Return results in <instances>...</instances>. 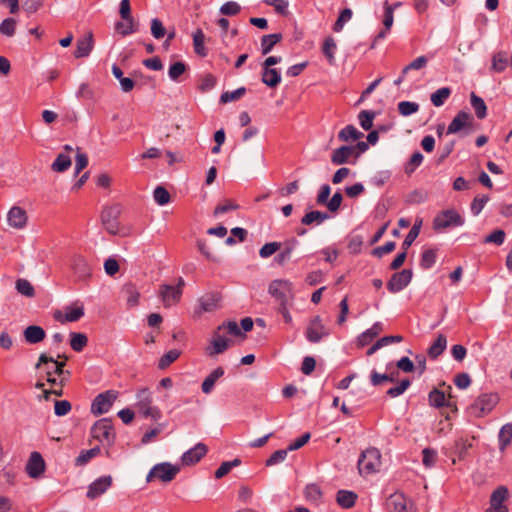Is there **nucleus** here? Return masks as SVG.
<instances>
[{
	"label": "nucleus",
	"mask_w": 512,
	"mask_h": 512,
	"mask_svg": "<svg viewBox=\"0 0 512 512\" xmlns=\"http://www.w3.org/2000/svg\"><path fill=\"white\" fill-rule=\"evenodd\" d=\"M58 358H63V360L59 361L46 353H41L35 368L43 370L49 384L63 387L67 377L70 376V372L64 370L68 358L65 355H58Z\"/></svg>",
	"instance_id": "obj_1"
},
{
	"label": "nucleus",
	"mask_w": 512,
	"mask_h": 512,
	"mask_svg": "<svg viewBox=\"0 0 512 512\" xmlns=\"http://www.w3.org/2000/svg\"><path fill=\"white\" fill-rule=\"evenodd\" d=\"M221 332H226L235 337L243 335L235 321H228L219 325L213 332L210 344L205 348V353L209 357H215L225 352L231 345V340L226 338Z\"/></svg>",
	"instance_id": "obj_2"
},
{
	"label": "nucleus",
	"mask_w": 512,
	"mask_h": 512,
	"mask_svg": "<svg viewBox=\"0 0 512 512\" xmlns=\"http://www.w3.org/2000/svg\"><path fill=\"white\" fill-rule=\"evenodd\" d=\"M268 293L276 300L278 305L293 302L295 297L293 283L287 279L272 280L268 287Z\"/></svg>",
	"instance_id": "obj_3"
},
{
	"label": "nucleus",
	"mask_w": 512,
	"mask_h": 512,
	"mask_svg": "<svg viewBox=\"0 0 512 512\" xmlns=\"http://www.w3.org/2000/svg\"><path fill=\"white\" fill-rule=\"evenodd\" d=\"M381 465V454L376 448L363 451L358 460V470L361 475H369L378 470Z\"/></svg>",
	"instance_id": "obj_4"
},
{
	"label": "nucleus",
	"mask_w": 512,
	"mask_h": 512,
	"mask_svg": "<svg viewBox=\"0 0 512 512\" xmlns=\"http://www.w3.org/2000/svg\"><path fill=\"white\" fill-rule=\"evenodd\" d=\"M91 435L99 442L111 446L115 440V432L111 420L102 418L95 422L91 428Z\"/></svg>",
	"instance_id": "obj_5"
},
{
	"label": "nucleus",
	"mask_w": 512,
	"mask_h": 512,
	"mask_svg": "<svg viewBox=\"0 0 512 512\" xmlns=\"http://www.w3.org/2000/svg\"><path fill=\"white\" fill-rule=\"evenodd\" d=\"M136 407L144 417H150L153 420H158L161 413L157 407L152 406V397L148 389H142L137 394Z\"/></svg>",
	"instance_id": "obj_6"
},
{
	"label": "nucleus",
	"mask_w": 512,
	"mask_h": 512,
	"mask_svg": "<svg viewBox=\"0 0 512 512\" xmlns=\"http://www.w3.org/2000/svg\"><path fill=\"white\" fill-rule=\"evenodd\" d=\"M179 471L180 468L178 466L168 462L159 463L150 470L146 480L150 482L153 478H158L162 482H170L176 477Z\"/></svg>",
	"instance_id": "obj_7"
},
{
	"label": "nucleus",
	"mask_w": 512,
	"mask_h": 512,
	"mask_svg": "<svg viewBox=\"0 0 512 512\" xmlns=\"http://www.w3.org/2000/svg\"><path fill=\"white\" fill-rule=\"evenodd\" d=\"M117 396L118 393L114 390H107L104 393H100L92 402L91 412L96 416L107 413L117 399Z\"/></svg>",
	"instance_id": "obj_8"
},
{
	"label": "nucleus",
	"mask_w": 512,
	"mask_h": 512,
	"mask_svg": "<svg viewBox=\"0 0 512 512\" xmlns=\"http://www.w3.org/2000/svg\"><path fill=\"white\" fill-rule=\"evenodd\" d=\"M121 206L113 205L105 208L101 214V220L104 228L113 235L119 234V221L118 218L121 214Z\"/></svg>",
	"instance_id": "obj_9"
},
{
	"label": "nucleus",
	"mask_w": 512,
	"mask_h": 512,
	"mask_svg": "<svg viewBox=\"0 0 512 512\" xmlns=\"http://www.w3.org/2000/svg\"><path fill=\"white\" fill-rule=\"evenodd\" d=\"M387 508L390 512H415L414 503L403 493H394L387 500Z\"/></svg>",
	"instance_id": "obj_10"
},
{
	"label": "nucleus",
	"mask_w": 512,
	"mask_h": 512,
	"mask_svg": "<svg viewBox=\"0 0 512 512\" xmlns=\"http://www.w3.org/2000/svg\"><path fill=\"white\" fill-rule=\"evenodd\" d=\"M329 335V330L322 323L320 316L313 317L306 330V337L312 343H318L322 338Z\"/></svg>",
	"instance_id": "obj_11"
},
{
	"label": "nucleus",
	"mask_w": 512,
	"mask_h": 512,
	"mask_svg": "<svg viewBox=\"0 0 512 512\" xmlns=\"http://www.w3.org/2000/svg\"><path fill=\"white\" fill-rule=\"evenodd\" d=\"M461 224V217L456 211L445 210L434 218L433 228L435 230H442L451 226H459Z\"/></svg>",
	"instance_id": "obj_12"
},
{
	"label": "nucleus",
	"mask_w": 512,
	"mask_h": 512,
	"mask_svg": "<svg viewBox=\"0 0 512 512\" xmlns=\"http://www.w3.org/2000/svg\"><path fill=\"white\" fill-rule=\"evenodd\" d=\"M113 484V478L110 475L102 476L94 480L87 490L86 496L94 500L103 495Z\"/></svg>",
	"instance_id": "obj_13"
},
{
	"label": "nucleus",
	"mask_w": 512,
	"mask_h": 512,
	"mask_svg": "<svg viewBox=\"0 0 512 512\" xmlns=\"http://www.w3.org/2000/svg\"><path fill=\"white\" fill-rule=\"evenodd\" d=\"M412 279V271L403 269L401 272L394 273L387 283V289L391 293H397L403 290Z\"/></svg>",
	"instance_id": "obj_14"
},
{
	"label": "nucleus",
	"mask_w": 512,
	"mask_h": 512,
	"mask_svg": "<svg viewBox=\"0 0 512 512\" xmlns=\"http://www.w3.org/2000/svg\"><path fill=\"white\" fill-rule=\"evenodd\" d=\"M159 296L165 307H171L180 301L182 291L179 288H174L172 285L163 284L159 288Z\"/></svg>",
	"instance_id": "obj_15"
},
{
	"label": "nucleus",
	"mask_w": 512,
	"mask_h": 512,
	"mask_svg": "<svg viewBox=\"0 0 512 512\" xmlns=\"http://www.w3.org/2000/svg\"><path fill=\"white\" fill-rule=\"evenodd\" d=\"M208 449L204 443H197L193 448L183 453L181 461L183 465L190 466L198 463L207 453Z\"/></svg>",
	"instance_id": "obj_16"
},
{
	"label": "nucleus",
	"mask_w": 512,
	"mask_h": 512,
	"mask_svg": "<svg viewBox=\"0 0 512 512\" xmlns=\"http://www.w3.org/2000/svg\"><path fill=\"white\" fill-rule=\"evenodd\" d=\"M28 221L26 211L19 206H13L7 214V222L10 227L15 229H23Z\"/></svg>",
	"instance_id": "obj_17"
},
{
	"label": "nucleus",
	"mask_w": 512,
	"mask_h": 512,
	"mask_svg": "<svg viewBox=\"0 0 512 512\" xmlns=\"http://www.w3.org/2000/svg\"><path fill=\"white\" fill-rule=\"evenodd\" d=\"M45 470V462L38 452H32L26 465V472L31 478H38Z\"/></svg>",
	"instance_id": "obj_18"
},
{
	"label": "nucleus",
	"mask_w": 512,
	"mask_h": 512,
	"mask_svg": "<svg viewBox=\"0 0 512 512\" xmlns=\"http://www.w3.org/2000/svg\"><path fill=\"white\" fill-rule=\"evenodd\" d=\"M472 121L473 117L471 114L460 111L449 124L447 132L457 133L464 128H469L472 126Z\"/></svg>",
	"instance_id": "obj_19"
},
{
	"label": "nucleus",
	"mask_w": 512,
	"mask_h": 512,
	"mask_svg": "<svg viewBox=\"0 0 512 512\" xmlns=\"http://www.w3.org/2000/svg\"><path fill=\"white\" fill-rule=\"evenodd\" d=\"M94 46L93 34L92 32H88L81 38L77 40L76 49L74 51V56L76 58H84L89 56Z\"/></svg>",
	"instance_id": "obj_20"
},
{
	"label": "nucleus",
	"mask_w": 512,
	"mask_h": 512,
	"mask_svg": "<svg viewBox=\"0 0 512 512\" xmlns=\"http://www.w3.org/2000/svg\"><path fill=\"white\" fill-rule=\"evenodd\" d=\"M71 267L79 280H86L91 275L90 265L86 259L80 255H75L72 258Z\"/></svg>",
	"instance_id": "obj_21"
},
{
	"label": "nucleus",
	"mask_w": 512,
	"mask_h": 512,
	"mask_svg": "<svg viewBox=\"0 0 512 512\" xmlns=\"http://www.w3.org/2000/svg\"><path fill=\"white\" fill-rule=\"evenodd\" d=\"M394 21V7L388 3V1H385L384 3V18H383V25L384 29L381 30L375 37L374 43L380 40H383L390 28L393 25Z\"/></svg>",
	"instance_id": "obj_22"
},
{
	"label": "nucleus",
	"mask_w": 512,
	"mask_h": 512,
	"mask_svg": "<svg viewBox=\"0 0 512 512\" xmlns=\"http://www.w3.org/2000/svg\"><path fill=\"white\" fill-rule=\"evenodd\" d=\"M23 336L28 344H37L45 339L46 332L41 326L30 325L24 329Z\"/></svg>",
	"instance_id": "obj_23"
},
{
	"label": "nucleus",
	"mask_w": 512,
	"mask_h": 512,
	"mask_svg": "<svg viewBox=\"0 0 512 512\" xmlns=\"http://www.w3.org/2000/svg\"><path fill=\"white\" fill-rule=\"evenodd\" d=\"M298 240L296 238H291L282 243L283 250L275 257V262L283 266L291 259V255L298 245Z\"/></svg>",
	"instance_id": "obj_24"
},
{
	"label": "nucleus",
	"mask_w": 512,
	"mask_h": 512,
	"mask_svg": "<svg viewBox=\"0 0 512 512\" xmlns=\"http://www.w3.org/2000/svg\"><path fill=\"white\" fill-rule=\"evenodd\" d=\"M84 315L83 307H66L65 314L62 315L61 312H56L54 314V318L61 323L65 322H76Z\"/></svg>",
	"instance_id": "obj_25"
},
{
	"label": "nucleus",
	"mask_w": 512,
	"mask_h": 512,
	"mask_svg": "<svg viewBox=\"0 0 512 512\" xmlns=\"http://www.w3.org/2000/svg\"><path fill=\"white\" fill-rule=\"evenodd\" d=\"M383 331V324L376 322L373 326L358 336V346L364 347L368 345L375 337H377Z\"/></svg>",
	"instance_id": "obj_26"
},
{
	"label": "nucleus",
	"mask_w": 512,
	"mask_h": 512,
	"mask_svg": "<svg viewBox=\"0 0 512 512\" xmlns=\"http://www.w3.org/2000/svg\"><path fill=\"white\" fill-rule=\"evenodd\" d=\"M224 375V369L222 367H217L214 369L209 375L205 377L201 384V390L204 394H210L214 385L222 376Z\"/></svg>",
	"instance_id": "obj_27"
},
{
	"label": "nucleus",
	"mask_w": 512,
	"mask_h": 512,
	"mask_svg": "<svg viewBox=\"0 0 512 512\" xmlns=\"http://www.w3.org/2000/svg\"><path fill=\"white\" fill-rule=\"evenodd\" d=\"M447 347V338L444 334H438L435 341L430 345L427 354L430 359H437Z\"/></svg>",
	"instance_id": "obj_28"
},
{
	"label": "nucleus",
	"mask_w": 512,
	"mask_h": 512,
	"mask_svg": "<svg viewBox=\"0 0 512 512\" xmlns=\"http://www.w3.org/2000/svg\"><path fill=\"white\" fill-rule=\"evenodd\" d=\"M354 146H341L334 150L331 155V162L334 165H341L348 161V159L354 154Z\"/></svg>",
	"instance_id": "obj_29"
},
{
	"label": "nucleus",
	"mask_w": 512,
	"mask_h": 512,
	"mask_svg": "<svg viewBox=\"0 0 512 512\" xmlns=\"http://www.w3.org/2000/svg\"><path fill=\"white\" fill-rule=\"evenodd\" d=\"M261 80L268 87L275 88L281 82V74L275 68L262 67Z\"/></svg>",
	"instance_id": "obj_30"
},
{
	"label": "nucleus",
	"mask_w": 512,
	"mask_h": 512,
	"mask_svg": "<svg viewBox=\"0 0 512 512\" xmlns=\"http://www.w3.org/2000/svg\"><path fill=\"white\" fill-rule=\"evenodd\" d=\"M356 498L357 495L352 491L339 490L336 501L342 508L348 509L355 505Z\"/></svg>",
	"instance_id": "obj_31"
},
{
	"label": "nucleus",
	"mask_w": 512,
	"mask_h": 512,
	"mask_svg": "<svg viewBox=\"0 0 512 512\" xmlns=\"http://www.w3.org/2000/svg\"><path fill=\"white\" fill-rule=\"evenodd\" d=\"M329 218H330V216L328 213L315 210V211H310V212L306 213L302 217L301 223L303 225H312L314 223L321 224L322 222H324L325 220H327Z\"/></svg>",
	"instance_id": "obj_32"
},
{
	"label": "nucleus",
	"mask_w": 512,
	"mask_h": 512,
	"mask_svg": "<svg viewBox=\"0 0 512 512\" xmlns=\"http://www.w3.org/2000/svg\"><path fill=\"white\" fill-rule=\"evenodd\" d=\"M282 40L281 33L264 35L261 39V52L263 55L268 54L273 47Z\"/></svg>",
	"instance_id": "obj_33"
},
{
	"label": "nucleus",
	"mask_w": 512,
	"mask_h": 512,
	"mask_svg": "<svg viewBox=\"0 0 512 512\" xmlns=\"http://www.w3.org/2000/svg\"><path fill=\"white\" fill-rule=\"evenodd\" d=\"M193 46L195 53L201 57H206L208 54L207 48L204 45L205 35L201 29H197L193 35Z\"/></svg>",
	"instance_id": "obj_34"
},
{
	"label": "nucleus",
	"mask_w": 512,
	"mask_h": 512,
	"mask_svg": "<svg viewBox=\"0 0 512 512\" xmlns=\"http://www.w3.org/2000/svg\"><path fill=\"white\" fill-rule=\"evenodd\" d=\"M337 50V45L333 37L329 36L324 40L322 46V53L326 57L328 63L330 65L335 64V52Z\"/></svg>",
	"instance_id": "obj_35"
},
{
	"label": "nucleus",
	"mask_w": 512,
	"mask_h": 512,
	"mask_svg": "<svg viewBox=\"0 0 512 512\" xmlns=\"http://www.w3.org/2000/svg\"><path fill=\"white\" fill-rule=\"evenodd\" d=\"M115 29L122 36H127L138 31V23L134 19L123 20L115 24Z\"/></svg>",
	"instance_id": "obj_36"
},
{
	"label": "nucleus",
	"mask_w": 512,
	"mask_h": 512,
	"mask_svg": "<svg viewBox=\"0 0 512 512\" xmlns=\"http://www.w3.org/2000/svg\"><path fill=\"white\" fill-rule=\"evenodd\" d=\"M71 157L67 154L60 153L51 165L54 172L61 173L69 169L71 166Z\"/></svg>",
	"instance_id": "obj_37"
},
{
	"label": "nucleus",
	"mask_w": 512,
	"mask_h": 512,
	"mask_svg": "<svg viewBox=\"0 0 512 512\" xmlns=\"http://www.w3.org/2000/svg\"><path fill=\"white\" fill-rule=\"evenodd\" d=\"M70 338V346L76 352H81L87 346L88 338L83 333L71 332Z\"/></svg>",
	"instance_id": "obj_38"
},
{
	"label": "nucleus",
	"mask_w": 512,
	"mask_h": 512,
	"mask_svg": "<svg viewBox=\"0 0 512 512\" xmlns=\"http://www.w3.org/2000/svg\"><path fill=\"white\" fill-rule=\"evenodd\" d=\"M508 489L507 487L505 486H499L497 487L492 495H491V498H490V505L492 506H506L504 504V501L507 499L508 497Z\"/></svg>",
	"instance_id": "obj_39"
},
{
	"label": "nucleus",
	"mask_w": 512,
	"mask_h": 512,
	"mask_svg": "<svg viewBox=\"0 0 512 512\" xmlns=\"http://www.w3.org/2000/svg\"><path fill=\"white\" fill-rule=\"evenodd\" d=\"M220 297L217 294H208L202 297L199 302L202 311L211 312L217 309Z\"/></svg>",
	"instance_id": "obj_40"
},
{
	"label": "nucleus",
	"mask_w": 512,
	"mask_h": 512,
	"mask_svg": "<svg viewBox=\"0 0 512 512\" xmlns=\"http://www.w3.org/2000/svg\"><path fill=\"white\" fill-rule=\"evenodd\" d=\"M397 375V371L391 372L390 374H380L373 370L370 375V381L373 386H379L384 382H394Z\"/></svg>",
	"instance_id": "obj_41"
},
{
	"label": "nucleus",
	"mask_w": 512,
	"mask_h": 512,
	"mask_svg": "<svg viewBox=\"0 0 512 512\" xmlns=\"http://www.w3.org/2000/svg\"><path fill=\"white\" fill-rule=\"evenodd\" d=\"M450 95L451 89L448 87H442L431 94L430 100L434 106L440 107L445 103Z\"/></svg>",
	"instance_id": "obj_42"
},
{
	"label": "nucleus",
	"mask_w": 512,
	"mask_h": 512,
	"mask_svg": "<svg viewBox=\"0 0 512 512\" xmlns=\"http://www.w3.org/2000/svg\"><path fill=\"white\" fill-rule=\"evenodd\" d=\"M15 288L19 294L25 297L32 298L35 295V289L27 279H17L15 283Z\"/></svg>",
	"instance_id": "obj_43"
},
{
	"label": "nucleus",
	"mask_w": 512,
	"mask_h": 512,
	"mask_svg": "<svg viewBox=\"0 0 512 512\" xmlns=\"http://www.w3.org/2000/svg\"><path fill=\"white\" fill-rule=\"evenodd\" d=\"M363 137V133L358 131L353 125H347L338 134L341 141L359 140Z\"/></svg>",
	"instance_id": "obj_44"
},
{
	"label": "nucleus",
	"mask_w": 512,
	"mask_h": 512,
	"mask_svg": "<svg viewBox=\"0 0 512 512\" xmlns=\"http://www.w3.org/2000/svg\"><path fill=\"white\" fill-rule=\"evenodd\" d=\"M100 447L96 446L89 450H82L78 457L75 459L77 466H83L87 464L92 458L96 457L100 453Z\"/></svg>",
	"instance_id": "obj_45"
},
{
	"label": "nucleus",
	"mask_w": 512,
	"mask_h": 512,
	"mask_svg": "<svg viewBox=\"0 0 512 512\" xmlns=\"http://www.w3.org/2000/svg\"><path fill=\"white\" fill-rule=\"evenodd\" d=\"M123 293L129 307H135L139 303L140 294L133 285H126L123 288Z\"/></svg>",
	"instance_id": "obj_46"
},
{
	"label": "nucleus",
	"mask_w": 512,
	"mask_h": 512,
	"mask_svg": "<svg viewBox=\"0 0 512 512\" xmlns=\"http://www.w3.org/2000/svg\"><path fill=\"white\" fill-rule=\"evenodd\" d=\"M187 70V65L178 61L170 65L168 70V76L172 81L178 82L181 75H183Z\"/></svg>",
	"instance_id": "obj_47"
},
{
	"label": "nucleus",
	"mask_w": 512,
	"mask_h": 512,
	"mask_svg": "<svg viewBox=\"0 0 512 512\" xmlns=\"http://www.w3.org/2000/svg\"><path fill=\"white\" fill-rule=\"evenodd\" d=\"M241 464V460L239 458H235L232 461L222 462L218 469L215 471V478L220 479L226 476L232 468L237 467Z\"/></svg>",
	"instance_id": "obj_48"
},
{
	"label": "nucleus",
	"mask_w": 512,
	"mask_h": 512,
	"mask_svg": "<svg viewBox=\"0 0 512 512\" xmlns=\"http://www.w3.org/2000/svg\"><path fill=\"white\" fill-rule=\"evenodd\" d=\"M246 93L245 87H240L234 91H225L220 96V103L226 104L228 102L239 100Z\"/></svg>",
	"instance_id": "obj_49"
},
{
	"label": "nucleus",
	"mask_w": 512,
	"mask_h": 512,
	"mask_svg": "<svg viewBox=\"0 0 512 512\" xmlns=\"http://www.w3.org/2000/svg\"><path fill=\"white\" fill-rule=\"evenodd\" d=\"M180 356V351L177 349H172L166 352L158 362L159 369H165L169 365H171L174 361H176Z\"/></svg>",
	"instance_id": "obj_50"
},
{
	"label": "nucleus",
	"mask_w": 512,
	"mask_h": 512,
	"mask_svg": "<svg viewBox=\"0 0 512 512\" xmlns=\"http://www.w3.org/2000/svg\"><path fill=\"white\" fill-rule=\"evenodd\" d=\"M422 221L420 220L418 223L416 222L408 234L406 235L403 243H402V249L408 250V248L412 245V243L415 241V239L418 237L420 233V227H421Z\"/></svg>",
	"instance_id": "obj_51"
},
{
	"label": "nucleus",
	"mask_w": 512,
	"mask_h": 512,
	"mask_svg": "<svg viewBox=\"0 0 512 512\" xmlns=\"http://www.w3.org/2000/svg\"><path fill=\"white\" fill-rule=\"evenodd\" d=\"M436 258H437V253H436L435 249H427V250L423 251V253L421 255V260H420L421 267L424 269L431 268L435 264Z\"/></svg>",
	"instance_id": "obj_52"
},
{
	"label": "nucleus",
	"mask_w": 512,
	"mask_h": 512,
	"mask_svg": "<svg viewBox=\"0 0 512 512\" xmlns=\"http://www.w3.org/2000/svg\"><path fill=\"white\" fill-rule=\"evenodd\" d=\"M508 65L507 53L499 52L493 56L492 69L496 72H502Z\"/></svg>",
	"instance_id": "obj_53"
},
{
	"label": "nucleus",
	"mask_w": 512,
	"mask_h": 512,
	"mask_svg": "<svg viewBox=\"0 0 512 512\" xmlns=\"http://www.w3.org/2000/svg\"><path fill=\"white\" fill-rule=\"evenodd\" d=\"M499 397L495 393L482 394V414L490 412L498 403Z\"/></svg>",
	"instance_id": "obj_54"
},
{
	"label": "nucleus",
	"mask_w": 512,
	"mask_h": 512,
	"mask_svg": "<svg viewBox=\"0 0 512 512\" xmlns=\"http://www.w3.org/2000/svg\"><path fill=\"white\" fill-rule=\"evenodd\" d=\"M282 248L281 242H269L264 244L259 250V256L261 258H268Z\"/></svg>",
	"instance_id": "obj_55"
},
{
	"label": "nucleus",
	"mask_w": 512,
	"mask_h": 512,
	"mask_svg": "<svg viewBox=\"0 0 512 512\" xmlns=\"http://www.w3.org/2000/svg\"><path fill=\"white\" fill-rule=\"evenodd\" d=\"M358 118H359L361 127L364 130L368 131L373 126V119L375 118V112L363 110L359 113Z\"/></svg>",
	"instance_id": "obj_56"
},
{
	"label": "nucleus",
	"mask_w": 512,
	"mask_h": 512,
	"mask_svg": "<svg viewBox=\"0 0 512 512\" xmlns=\"http://www.w3.org/2000/svg\"><path fill=\"white\" fill-rule=\"evenodd\" d=\"M352 15H353V12L350 8L343 9L341 11L338 19L334 23L333 30L335 32H340L343 29L344 24L351 20Z\"/></svg>",
	"instance_id": "obj_57"
},
{
	"label": "nucleus",
	"mask_w": 512,
	"mask_h": 512,
	"mask_svg": "<svg viewBox=\"0 0 512 512\" xmlns=\"http://www.w3.org/2000/svg\"><path fill=\"white\" fill-rule=\"evenodd\" d=\"M419 110L416 102L401 101L398 103V111L402 116H410Z\"/></svg>",
	"instance_id": "obj_58"
},
{
	"label": "nucleus",
	"mask_w": 512,
	"mask_h": 512,
	"mask_svg": "<svg viewBox=\"0 0 512 512\" xmlns=\"http://www.w3.org/2000/svg\"><path fill=\"white\" fill-rule=\"evenodd\" d=\"M16 20L14 18H6L0 24V33L12 37L16 31Z\"/></svg>",
	"instance_id": "obj_59"
},
{
	"label": "nucleus",
	"mask_w": 512,
	"mask_h": 512,
	"mask_svg": "<svg viewBox=\"0 0 512 512\" xmlns=\"http://www.w3.org/2000/svg\"><path fill=\"white\" fill-rule=\"evenodd\" d=\"M506 237V233L502 229H496L489 235H487L483 242L485 243H493L497 246H500L504 243Z\"/></svg>",
	"instance_id": "obj_60"
},
{
	"label": "nucleus",
	"mask_w": 512,
	"mask_h": 512,
	"mask_svg": "<svg viewBox=\"0 0 512 512\" xmlns=\"http://www.w3.org/2000/svg\"><path fill=\"white\" fill-rule=\"evenodd\" d=\"M153 197L155 202L161 206L166 205L170 202V194L162 186H158L155 188L153 192Z\"/></svg>",
	"instance_id": "obj_61"
},
{
	"label": "nucleus",
	"mask_w": 512,
	"mask_h": 512,
	"mask_svg": "<svg viewBox=\"0 0 512 512\" xmlns=\"http://www.w3.org/2000/svg\"><path fill=\"white\" fill-rule=\"evenodd\" d=\"M422 161L423 155L419 151L413 153L405 166V173L408 175L412 174L421 165Z\"/></svg>",
	"instance_id": "obj_62"
},
{
	"label": "nucleus",
	"mask_w": 512,
	"mask_h": 512,
	"mask_svg": "<svg viewBox=\"0 0 512 512\" xmlns=\"http://www.w3.org/2000/svg\"><path fill=\"white\" fill-rule=\"evenodd\" d=\"M512 440V424L507 423L502 426V428L499 431V442L501 444V447H505L508 445Z\"/></svg>",
	"instance_id": "obj_63"
},
{
	"label": "nucleus",
	"mask_w": 512,
	"mask_h": 512,
	"mask_svg": "<svg viewBox=\"0 0 512 512\" xmlns=\"http://www.w3.org/2000/svg\"><path fill=\"white\" fill-rule=\"evenodd\" d=\"M429 402L434 407H443L446 402L445 394L438 389H433L429 393Z\"/></svg>",
	"instance_id": "obj_64"
}]
</instances>
